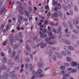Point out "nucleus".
<instances>
[{"mask_svg":"<svg viewBox=\"0 0 79 79\" xmlns=\"http://www.w3.org/2000/svg\"><path fill=\"white\" fill-rule=\"evenodd\" d=\"M4 27V25L3 24L1 25V27H0V30L2 31V30L3 29V28Z\"/></svg>","mask_w":79,"mask_h":79,"instance_id":"obj_39","label":"nucleus"},{"mask_svg":"<svg viewBox=\"0 0 79 79\" xmlns=\"http://www.w3.org/2000/svg\"><path fill=\"white\" fill-rule=\"evenodd\" d=\"M77 72V70L76 69H73L71 70V72L72 73H76Z\"/></svg>","mask_w":79,"mask_h":79,"instance_id":"obj_38","label":"nucleus"},{"mask_svg":"<svg viewBox=\"0 0 79 79\" xmlns=\"http://www.w3.org/2000/svg\"><path fill=\"white\" fill-rule=\"evenodd\" d=\"M34 40L36 41V42H40V40H41V39L37 38V36H36L35 38L34 39Z\"/></svg>","mask_w":79,"mask_h":79,"instance_id":"obj_13","label":"nucleus"},{"mask_svg":"<svg viewBox=\"0 0 79 79\" xmlns=\"http://www.w3.org/2000/svg\"><path fill=\"white\" fill-rule=\"evenodd\" d=\"M48 20H45V22H44V24L45 25L47 24H48Z\"/></svg>","mask_w":79,"mask_h":79,"instance_id":"obj_59","label":"nucleus"},{"mask_svg":"<svg viewBox=\"0 0 79 79\" xmlns=\"http://www.w3.org/2000/svg\"><path fill=\"white\" fill-rule=\"evenodd\" d=\"M19 77H20V76L19 75L16 76V75H14L11 78L12 79H18V78H19Z\"/></svg>","mask_w":79,"mask_h":79,"instance_id":"obj_6","label":"nucleus"},{"mask_svg":"<svg viewBox=\"0 0 79 79\" xmlns=\"http://www.w3.org/2000/svg\"><path fill=\"white\" fill-rule=\"evenodd\" d=\"M68 24L69 26H70L71 25H72L73 24L72 22L70 21H68Z\"/></svg>","mask_w":79,"mask_h":79,"instance_id":"obj_45","label":"nucleus"},{"mask_svg":"<svg viewBox=\"0 0 79 79\" xmlns=\"http://www.w3.org/2000/svg\"><path fill=\"white\" fill-rule=\"evenodd\" d=\"M26 48L27 50H28V51H30V48H29V46H28L27 45L26 46Z\"/></svg>","mask_w":79,"mask_h":79,"instance_id":"obj_57","label":"nucleus"},{"mask_svg":"<svg viewBox=\"0 0 79 79\" xmlns=\"http://www.w3.org/2000/svg\"><path fill=\"white\" fill-rule=\"evenodd\" d=\"M20 69V66H16L14 68V70L15 71H18Z\"/></svg>","mask_w":79,"mask_h":79,"instance_id":"obj_22","label":"nucleus"},{"mask_svg":"<svg viewBox=\"0 0 79 79\" xmlns=\"http://www.w3.org/2000/svg\"><path fill=\"white\" fill-rule=\"evenodd\" d=\"M0 68H1V71H2V69H3V70H5V69H6V67L4 64L1 65Z\"/></svg>","mask_w":79,"mask_h":79,"instance_id":"obj_10","label":"nucleus"},{"mask_svg":"<svg viewBox=\"0 0 79 79\" xmlns=\"http://www.w3.org/2000/svg\"><path fill=\"white\" fill-rule=\"evenodd\" d=\"M63 76L64 77H65V78H67V77H68L69 76V74H65Z\"/></svg>","mask_w":79,"mask_h":79,"instance_id":"obj_43","label":"nucleus"},{"mask_svg":"<svg viewBox=\"0 0 79 79\" xmlns=\"http://www.w3.org/2000/svg\"><path fill=\"white\" fill-rule=\"evenodd\" d=\"M69 13L70 15H73V12L72 10H70L69 11Z\"/></svg>","mask_w":79,"mask_h":79,"instance_id":"obj_55","label":"nucleus"},{"mask_svg":"<svg viewBox=\"0 0 79 79\" xmlns=\"http://www.w3.org/2000/svg\"><path fill=\"white\" fill-rule=\"evenodd\" d=\"M3 76H4V77H5L6 79H8V73H7V72H4L3 73Z\"/></svg>","mask_w":79,"mask_h":79,"instance_id":"obj_4","label":"nucleus"},{"mask_svg":"<svg viewBox=\"0 0 79 79\" xmlns=\"http://www.w3.org/2000/svg\"><path fill=\"white\" fill-rule=\"evenodd\" d=\"M67 60L68 61H71V59L69 57H67Z\"/></svg>","mask_w":79,"mask_h":79,"instance_id":"obj_62","label":"nucleus"},{"mask_svg":"<svg viewBox=\"0 0 79 79\" xmlns=\"http://www.w3.org/2000/svg\"><path fill=\"white\" fill-rule=\"evenodd\" d=\"M62 23H63V26H64V27H66L67 26V23H66V22H63Z\"/></svg>","mask_w":79,"mask_h":79,"instance_id":"obj_36","label":"nucleus"},{"mask_svg":"<svg viewBox=\"0 0 79 79\" xmlns=\"http://www.w3.org/2000/svg\"><path fill=\"white\" fill-rule=\"evenodd\" d=\"M74 10L75 11H77L78 10V8L76 5H74Z\"/></svg>","mask_w":79,"mask_h":79,"instance_id":"obj_40","label":"nucleus"},{"mask_svg":"<svg viewBox=\"0 0 79 79\" xmlns=\"http://www.w3.org/2000/svg\"><path fill=\"white\" fill-rule=\"evenodd\" d=\"M73 32L75 33V34H78V31L76 30H73Z\"/></svg>","mask_w":79,"mask_h":79,"instance_id":"obj_42","label":"nucleus"},{"mask_svg":"<svg viewBox=\"0 0 79 79\" xmlns=\"http://www.w3.org/2000/svg\"><path fill=\"white\" fill-rule=\"evenodd\" d=\"M69 27L70 29H73V24H72V25H69Z\"/></svg>","mask_w":79,"mask_h":79,"instance_id":"obj_58","label":"nucleus"},{"mask_svg":"<svg viewBox=\"0 0 79 79\" xmlns=\"http://www.w3.org/2000/svg\"><path fill=\"white\" fill-rule=\"evenodd\" d=\"M21 53V50H18L17 52L18 55H19V54H20Z\"/></svg>","mask_w":79,"mask_h":79,"instance_id":"obj_46","label":"nucleus"},{"mask_svg":"<svg viewBox=\"0 0 79 79\" xmlns=\"http://www.w3.org/2000/svg\"><path fill=\"white\" fill-rule=\"evenodd\" d=\"M71 64L73 66H77V63L74 62H72Z\"/></svg>","mask_w":79,"mask_h":79,"instance_id":"obj_21","label":"nucleus"},{"mask_svg":"<svg viewBox=\"0 0 79 79\" xmlns=\"http://www.w3.org/2000/svg\"><path fill=\"white\" fill-rule=\"evenodd\" d=\"M11 52H12L11 49H10V48H9V50H8L9 53V54L11 53Z\"/></svg>","mask_w":79,"mask_h":79,"instance_id":"obj_61","label":"nucleus"},{"mask_svg":"<svg viewBox=\"0 0 79 79\" xmlns=\"http://www.w3.org/2000/svg\"><path fill=\"white\" fill-rule=\"evenodd\" d=\"M9 26H10V24L9 23H7L6 25V31H8V29H9Z\"/></svg>","mask_w":79,"mask_h":79,"instance_id":"obj_30","label":"nucleus"},{"mask_svg":"<svg viewBox=\"0 0 79 79\" xmlns=\"http://www.w3.org/2000/svg\"><path fill=\"white\" fill-rule=\"evenodd\" d=\"M52 18H55L56 17V18L58 17V15L56 12H54L51 14Z\"/></svg>","mask_w":79,"mask_h":79,"instance_id":"obj_3","label":"nucleus"},{"mask_svg":"<svg viewBox=\"0 0 79 79\" xmlns=\"http://www.w3.org/2000/svg\"><path fill=\"white\" fill-rule=\"evenodd\" d=\"M58 14L59 15V16L61 17L62 18V17H63V14H62L61 12L60 11H59Z\"/></svg>","mask_w":79,"mask_h":79,"instance_id":"obj_24","label":"nucleus"},{"mask_svg":"<svg viewBox=\"0 0 79 79\" xmlns=\"http://www.w3.org/2000/svg\"><path fill=\"white\" fill-rule=\"evenodd\" d=\"M53 60H54V61H56V56H53Z\"/></svg>","mask_w":79,"mask_h":79,"instance_id":"obj_60","label":"nucleus"},{"mask_svg":"<svg viewBox=\"0 0 79 79\" xmlns=\"http://www.w3.org/2000/svg\"><path fill=\"white\" fill-rule=\"evenodd\" d=\"M15 55H16V52L15 51H13L12 52V56H15Z\"/></svg>","mask_w":79,"mask_h":79,"instance_id":"obj_56","label":"nucleus"},{"mask_svg":"<svg viewBox=\"0 0 79 79\" xmlns=\"http://www.w3.org/2000/svg\"><path fill=\"white\" fill-rule=\"evenodd\" d=\"M68 7L69 9H71V5L69 3L68 4Z\"/></svg>","mask_w":79,"mask_h":79,"instance_id":"obj_63","label":"nucleus"},{"mask_svg":"<svg viewBox=\"0 0 79 79\" xmlns=\"http://www.w3.org/2000/svg\"><path fill=\"white\" fill-rule=\"evenodd\" d=\"M76 35H74V34H72L71 35V37L72 38H73V39H76Z\"/></svg>","mask_w":79,"mask_h":79,"instance_id":"obj_37","label":"nucleus"},{"mask_svg":"<svg viewBox=\"0 0 79 79\" xmlns=\"http://www.w3.org/2000/svg\"><path fill=\"white\" fill-rule=\"evenodd\" d=\"M64 43H65V44H67V45H71V41L68 40H65L64 41Z\"/></svg>","mask_w":79,"mask_h":79,"instance_id":"obj_18","label":"nucleus"},{"mask_svg":"<svg viewBox=\"0 0 79 79\" xmlns=\"http://www.w3.org/2000/svg\"><path fill=\"white\" fill-rule=\"evenodd\" d=\"M9 39L10 40V43L11 46H13V35L11 34L9 37Z\"/></svg>","mask_w":79,"mask_h":79,"instance_id":"obj_2","label":"nucleus"},{"mask_svg":"<svg viewBox=\"0 0 79 79\" xmlns=\"http://www.w3.org/2000/svg\"><path fill=\"white\" fill-rule=\"evenodd\" d=\"M29 35L31 37H32L34 36V34L32 33H30L29 34Z\"/></svg>","mask_w":79,"mask_h":79,"instance_id":"obj_53","label":"nucleus"},{"mask_svg":"<svg viewBox=\"0 0 79 79\" xmlns=\"http://www.w3.org/2000/svg\"><path fill=\"white\" fill-rule=\"evenodd\" d=\"M64 50H69V46H64Z\"/></svg>","mask_w":79,"mask_h":79,"instance_id":"obj_28","label":"nucleus"},{"mask_svg":"<svg viewBox=\"0 0 79 79\" xmlns=\"http://www.w3.org/2000/svg\"><path fill=\"white\" fill-rule=\"evenodd\" d=\"M52 39V37L51 36H49V38H46L45 39V40L47 41V42H48V41H49L50 40H51V39Z\"/></svg>","mask_w":79,"mask_h":79,"instance_id":"obj_29","label":"nucleus"},{"mask_svg":"<svg viewBox=\"0 0 79 79\" xmlns=\"http://www.w3.org/2000/svg\"><path fill=\"white\" fill-rule=\"evenodd\" d=\"M55 42H52L51 41H49L48 42V44H49V45H53V44H55Z\"/></svg>","mask_w":79,"mask_h":79,"instance_id":"obj_48","label":"nucleus"},{"mask_svg":"<svg viewBox=\"0 0 79 79\" xmlns=\"http://www.w3.org/2000/svg\"><path fill=\"white\" fill-rule=\"evenodd\" d=\"M48 32L49 33H48V35H51V36H52V39H54L55 38V37L53 36H52V30H49L48 31Z\"/></svg>","mask_w":79,"mask_h":79,"instance_id":"obj_9","label":"nucleus"},{"mask_svg":"<svg viewBox=\"0 0 79 79\" xmlns=\"http://www.w3.org/2000/svg\"><path fill=\"white\" fill-rule=\"evenodd\" d=\"M19 12L20 14L21 15H23L24 14V11L23 10H19Z\"/></svg>","mask_w":79,"mask_h":79,"instance_id":"obj_41","label":"nucleus"},{"mask_svg":"<svg viewBox=\"0 0 79 79\" xmlns=\"http://www.w3.org/2000/svg\"><path fill=\"white\" fill-rule=\"evenodd\" d=\"M19 36L21 38H23V33L21 32H20L19 33Z\"/></svg>","mask_w":79,"mask_h":79,"instance_id":"obj_32","label":"nucleus"},{"mask_svg":"<svg viewBox=\"0 0 79 79\" xmlns=\"http://www.w3.org/2000/svg\"><path fill=\"white\" fill-rule=\"evenodd\" d=\"M1 56H5V54L3 52H2L1 53Z\"/></svg>","mask_w":79,"mask_h":79,"instance_id":"obj_64","label":"nucleus"},{"mask_svg":"<svg viewBox=\"0 0 79 79\" xmlns=\"http://www.w3.org/2000/svg\"><path fill=\"white\" fill-rule=\"evenodd\" d=\"M19 47V46L18 44H15L14 46V49L15 50V49H16L17 48H18Z\"/></svg>","mask_w":79,"mask_h":79,"instance_id":"obj_27","label":"nucleus"},{"mask_svg":"<svg viewBox=\"0 0 79 79\" xmlns=\"http://www.w3.org/2000/svg\"><path fill=\"white\" fill-rule=\"evenodd\" d=\"M63 17H62L61 19H63V20H64V19H66V15H64L63 16Z\"/></svg>","mask_w":79,"mask_h":79,"instance_id":"obj_49","label":"nucleus"},{"mask_svg":"<svg viewBox=\"0 0 79 79\" xmlns=\"http://www.w3.org/2000/svg\"><path fill=\"white\" fill-rule=\"evenodd\" d=\"M2 10H1V11L0 12V13H1V15H2V14H3V13L4 12V13H5L6 11H7V9L6 8H4L2 10Z\"/></svg>","mask_w":79,"mask_h":79,"instance_id":"obj_20","label":"nucleus"},{"mask_svg":"<svg viewBox=\"0 0 79 79\" xmlns=\"http://www.w3.org/2000/svg\"><path fill=\"white\" fill-rule=\"evenodd\" d=\"M21 39H22V38L18 36L16 40H18V41L20 40V43H21V44H22V43H23V40Z\"/></svg>","mask_w":79,"mask_h":79,"instance_id":"obj_5","label":"nucleus"},{"mask_svg":"<svg viewBox=\"0 0 79 79\" xmlns=\"http://www.w3.org/2000/svg\"><path fill=\"white\" fill-rule=\"evenodd\" d=\"M47 46L46 44H45V43H44L43 42H42L41 43V46L40 47L42 48H44V47H46Z\"/></svg>","mask_w":79,"mask_h":79,"instance_id":"obj_12","label":"nucleus"},{"mask_svg":"<svg viewBox=\"0 0 79 79\" xmlns=\"http://www.w3.org/2000/svg\"><path fill=\"white\" fill-rule=\"evenodd\" d=\"M56 54L57 55V57L59 59H62V58H63V57L62 56L60 55L59 53L57 52L56 53Z\"/></svg>","mask_w":79,"mask_h":79,"instance_id":"obj_16","label":"nucleus"},{"mask_svg":"<svg viewBox=\"0 0 79 79\" xmlns=\"http://www.w3.org/2000/svg\"><path fill=\"white\" fill-rule=\"evenodd\" d=\"M22 18H23V17H22V16H21L20 15H19V16L18 21L19 24L21 23V22L22 21Z\"/></svg>","mask_w":79,"mask_h":79,"instance_id":"obj_8","label":"nucleus"},{"mask_svg":"<svg viewBox=\"0 0 79 79\" xmlns=\"http://www.w3.org/2000/svg\"><path fill=\"white\" fill-rule=\"evenodd\" d=\"M28 67H29V69H32L33 68V67L32 66V65L31 64H30L29 65Z\"/></svg>","mask_w":79,"mask_h":79,"instance_id":"obj_34","label":"nucleus"},{"mask_svg":"<svg viewBox=\"0 0 79 79\" xmlns=\"http://www.w3.org/2000/svg\"><path fill=\"white\" fill-rule=\"evenodd\" d=\"M20 56V55H17L15 58V60L16 63H18V62H19V59H18V58H19V57Z\"/></svg>","mask_w":79,"mask_h":79,"instance_id":"obj_7","label":"nucleus"},{"mask_svg":"<svg viewBox=\"0 0 79 79\" xmlns=\"http://www.w3.org/2000/svg\"><path fill=\"white\" fill-rule=\"evenodd\" d=\"M47 37V35L46 34H43L41 35L40 36V37L41 39H44V38H45Z\"/></svg>","mask_w":79,"mask_h":79,"instance_id":"obj_11","label":"nucleus"},{"mask_svg":"<svg viewBox=\"0 0 79 79\" xmlns=\"http://www.w3.org/2000/svg\"><path fill=\"white\" fill-rule=\"evenodd\" d=\"M42 32H43V33L45 34V33L47 32V30H46V29H45V28H43L42 30Z\"/></svg>","mask_w":79,"mask_h":79,"instance_id":"obj_44","label":"nucleus"},{"mask_svg":"<svg viewBox=\"0 0 79 79\" xmlns=\"http://www.w3.org/2000/svg\"><path fill=\"white\" fill-rule=\"evenodd\" d=\"M52 54H53V52H50L49 53V56L52 57Z\"/></svg>","mask_w":79,"mask_h":79,"instance_id":"obj_52","label":"nucleus"},{"mask_svg":"<svg viewBox=\"0 0 79 79\" xmlns=\"http://www.w3.org/2000/svg\"><path fill=\"white\" fill-rule=\"evenodd\" d=\"M71 33L70 32V31L67 32L65 34V36L66 37H69L70 36Z\"/></svg>","mask_w":79,"mask_h":79,"instance_id":"obj_14","label":"nucleus"},{"mask_svg":"<svg viewBox=\"0 0 79 79\" xmlns=\"http://www.w3.org/2000/svg\"><path fill=\"white\" fill-rule=\"evenodd\" d=\"M44 74H41L39 75V77H42L44 76Z\"/></svg>","mask_w":79,"mask_h":79,"instance_id":"obj_50","label":"nucleus"},{"mask_svg":"<svg viewBox=\"0 0 79 79\" xmlns=\"http://www.w3.org/2000/svg\"><path fill=\"white\" fill-rule=\"evenodd\" d=\"M62 8L65 10V11H66L67 10V6L65 4H63L62 6Z\"/></svg>","mask_w":79,"mask_h":79,"instance_id":"obj_15","label":"nucleus"},{"mask_svg":"<svg viewBox=\"0 0 79 79\" xmlns=\"http://www.w3.org/2000/svg\"><path fill=\"white\" fill-rule=\"evenodd\" d=\"M8 64H10V65H13L15 64L14 62H11V60H9L7 62V63Z\"/></svg>","mask_w":79,"mask_h":79,"instance_id":"obj_17","label":"nucleus"},{"mask_svg":"<svg viewBox=\"0 0 79 79\" xmlns=\"http://www.w3.org/2000/svg\"><path fill=\"white\" fill-rule=\"evenodd\" d=\"M23 10V6H19V11H20L21 10Z\"/></svg>","mask_w":79,"mask_h":79,"instance_id":"obj_47","label":"nucleus"},{"mask_svg":"<svg viewBox=\"0 0 79 79\" xmlns=\"http://www.w3.org/2000/svg\"><path fill=\"white\" fill-rule=\"evenodd\" d=\"M37 65L40 68H41L44 65V63L42 60H40V62L37 63Z\"/></svg>","mask_w":79,"mask_h":79,"instance_id":"obj_1","label":"nucleus"},{"mask_svg":"<svg viewBox=\"0 0 79 79\" xmlns=\"http://www.w3.org/2000/svg\"><path fill=\"white\" fill-rule=\"evenodd\" d=\"M14 73H15V72L13 71L9 73V77H11V76H13L14 74Z\"/></svg>","mask_w":79,"mask_h":79,"instance_id":"obj_23","label":"nucleus"},{"mask_svg":"<svg viewBox=\"0 0 79 79\" xmlns=\"http://www.w3.org/2000/svg\"><path fill=\"white\" fill-rule=\"evenodd\" d=\"M37 74H41L42 73V70H41V69H39L37 71Z\"/></svg>","mask_w":79,"mask_h":79,"instance_id":"obj_31","label":"nucleus"},{"mask_svg":"<svg viewBox=\"0 0 79 79\" xmlns=\"http://www.w3.org/2000/svg\"><path fill=\"white\" fill-rule=\"evenodd\" d=\"M57 8L59 10H60V9L61 8V4H60V3L58 4L57 5Z\"/></svg>","mask_w":79,"mask_h":79,"instance_id":"obj_25","label":"nucleus"},{"mask_svg":"<svg viewBox=\"0 0 79 79\" xmlns=\"http://www.w3.org/2000/svg\"><path fill=\"white\" fill-rule=\"evenodd\" d=\"M69 49L70 50L73 51L74 50V49L73 47L70 46H69Z\"/></svg>","mask_w":79,"mask_h":79,"instance_id":"obj_35","label":"nucleus"},{"mask_svg":"<svg viewBox=\"0 0 79 79\" xmlns=\"http://www.w3.org/2000/svg\"><path fill=\"white\" fill-rule=\"evenodd\" d=\"M24 12L25 14L27 15V16L28 17H29V15H28V13H27L26 10H25Z\"/></svg>","mask_w":79,"mask_h":79,"instance_id":"obj_54","label":"nucleus"},{"mask_svg":"<svg viewBox=\"0 0 79 79\" xmlns=\"http://www.w3.org/2000/svg\"><path fill=\"white\" fill-rule=\"evenodd\" d=\"M2 63H5L6 62V57H4L3 58L2 60Z\"/></svg>","mask_w":79,"mask_h":79,"instance_id":"obj_19","label":"nucleus"},{"mask_svg":"<svg viewBox=\"0 0 79 79\" xmlns=\"http://www.w3.org/2000/svg\"><path fill=\"white\" fill-rule=\"evenodd\" d=\"M61 54L62 55L64 56H65V55H66V52H65L64 51H62L61 52Z\"/></svg>","mask_w":79,"mask_h":79,"instance_id":"obj_26","label":"nucleus"},{"mask_svg":"<svg viewBox=\"0 0 79 79\" xmlns=\"http://www.w3.org/2000/svg\"><path fill=\"white\" fill-rule=\"evenodd\" d=\"M25 61L27 63H28L29 61V60L28 59V58H26L25 60Z\"/></svg>","mask_w":79,"mask_h":79,"instance_id":"obj_51","label":"nucleus"},{"mask_svg":"<svg viewBox=\"0 0 79 79\" xmlns=\"http://www.w3.org/2000/svg\"><path fill=\"white\" fill-rule=\"evenodd\" d=\"M33 76H37V72H35V71H33Z\"/></svg>","mask_w":79,"mask_h":79,"instance_id":"obj_33","label":"nucleus"}]
</instances>
